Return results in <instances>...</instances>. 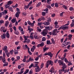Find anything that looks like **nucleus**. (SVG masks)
Here are the masks:
<instances>
[{"mask_svg":"<svg viewBox=\"0 0 74 74\" xmlns=\"http://www.w3.org/2000/svg\"><path fill=\"white\" fill-rule=\"evenodd\" d=\"M51 66H53V62L51 60H48L47 61L45 64V67L48 69L49 65Z\"/></svg>","mask_w":74,"mask_h":74,"instance_id":"f257e3e1","label":"nucleus"},{"mask_svg":"<svg viewBox=\"0 0 74 74\" xmlns=\"http://www.w3.org/2000/svg\"><path fill=\"white\" fill-rule=\"evenodd\" d=\"M48 33V30L47 29H44L42 32H41V34H42L43 36H45L47 35Z\"/></svg>","mask_w":74,"mask_h":74,"instance_id":"f03ea898","label":"nucleus"},{"mask_svg":"<svg viewBox=\"0 0 74 74\" xmlns=\"http://www.w3.org/2000/svg\"><path fill=\"white\" fill-rule=\"evenodd\" d=\"M67 67V66L66 65V64L65 63H64L63 65V66L62 67V69L61 70H60V71H61V72H63L65 71L64 69L66 68Z\"/></svg>","mask_w":74,"mask_h":74,"instance_id":"7ed1b4c3","label":"nucleus"},{"mask_svg":"<svg viewBox=\"0 0 74 74\" xmlns=\"http://www.w3.org/2000/svg\"><path fill=\"white\" fill-rule=\"evenodd\" d=\"M44 55H45V56L48 55V56H50V58H52V56H53V54L51 52H50L47 53H45V54H44Z\"/></svg>","mask_w":74,"mask_h":74,"instance_id":"20e7f679","label":"nucleus"},{"mask_svg":"<svg viewBox=\"0 0 74 74\" xmlns=\"http://www.w3.org/2000/svg\"><path fill=\"white\" fill-rule=\"evenodd\" d=\"M58 63L60 66H63L64 64V62H63V61L60 60L58 61Z\"/></svg>","mask_w":74,"mask_h":74,"instance_id":"39448f33","label":"nucleus"},{"mask_svg":"<svg viewBox=\"0 0 74 74\" xmlns=\"http://www.w3.org/2000/svg\"><path fill=\"white\" fill-rule=\"evenodd\" d=\"M57 30H58V29H55L53 31V32H52L53 35L54 36H56L57 34H56V31Z\"/></svg>","mask_w":74,"mask_h":74,"instance_id":"423d86ee","label":"nucleus"},{"mask_svg":"<svg viewBox=\"0 0 74 74\" xmlns=\"http://www.w3.org/2000/svg\"><path fill=\"white\" fill-rule=\"evenodd\" d=\"M55 71V69H54V67L53 66H52L50 70H49V72H51V74H52L54 71Z\"/></svg>","mask_w":74,"mask_h":74,"instance_id":"0eeeda50","label":"nucleus"},{"mask_svg":"<svg viewBox=\"0 0 74 74\" xmlns=\"http://www.w3.org/2000/svg\"><path fill=\"white\" fill-rule=\"evenodd\" d=\"M35 69L36 70L35 71L36 72H39L40 70V68L38 66H36Z\"/></svg>","mask_w":74,"mask_h":74,"instance_id":"6e6552de","label":"nucleus"},{"mask_svg":"<svg viewBox=\"0 0 74 74\" xmlns=\"http://www.w3.org/2000/svg\"><path fill=\"white\" fill-rule=\"evenodd\" d=\"M69 27L66 26L65 25H63V30H68L69 29Z\"/></svg>","mask_w":74,"mask_h":74,"instance_id":"1a4fd4ad","label":"nucleus"},{"mask_svg":"<svg viewBox=\"0 0 74 74\" xmlns=\"http://www.w3.org/2000/svg\"><path fill=\"white\" fill-rule=\"evenodd\" d=\"M6 37L7 38H10V34H9V32H8V31L6 33Z\"/></svg>","mask_w":74,"mask_h":74,"instance_id":"9d476101","label":"nucleus"},{"mask_svg":"<svg viewBox=\"0 0 74 74\" xmlns=\"http://www.w3.org/2000/svg\"><path fill=\"white\" fill-rule=\"evenodd\" d=\"M24 68H23L22 69H21V71L20 72H18V74H22L24 72Z\"/></svg>","mask_w":74,"mask_h":74,"instance_id":"9b49d317","label":"nucleus"},{"mask_svg":"<svg viewBox=\"0 0 74 74\" xmlns=\"http://www.w3.org/2000/svg\"><path fill=\"white\" fill-rule=\"evenodd\" d=\"M6 34H3L1 36V37L3 39H4V38H6Z\"/></svg>","mask_w":74,"mask_h":74,"instance_id":"f8f14e48","label":"nucleus"},{"mask_svg":"<svg viewBox=\"0 0 74 74\" xmlns=\"http://www.w3.org/2000/svg\"><path fill=\"white\" fill-rule=\"evenodd\" d=\"M8 12H7V11L6 10H4V11L2 12V15H5V14H6Z\"/></svg>","mask_w":74,"mask_h":74,"instance_id":"ddd939ff","label":"nucleus"},{"mask_svg":"<svg viewBox=\"0 0 74 74\" xmlns=\"http://www.w3.org/2000/svg\"><path fill=\"white\" fill-rule=\"evenodd\" d=\"M20 13H21V12H16V17L17 18H18L19 16V14H20Z\"/></svg>","mask_w":74,"mask_h":74,"instance_id":"4468645a","label":"nucleus"},{"mask_svg":"<svg viewBox=\"0 0 74 74\" xmlns=\"http://www.w3.org/2000/svg\"><path fill=\"white\" fill-rule=\"evenodd\" d=\"M43 52H45V51H47V49H49V48L47 47H43Z\"/></svg>","mask_w":74,"mask_h":74,"instance_id":"2eb2a0df","label":"nucleus"},{"mask_svg":"<svg viewBox=\"0 0 74 74\" xmlns=\"http://www.w3.org/2000/svg\"><path fill=\"white\" fill-rule=\"evenodd\" d=\"M68 36L69 40H71V38H72V37L73 36V35H72L69 34V35Z\"/></svg>","mask_w":74,"mask_h":74,"instance_id":"dca6fc26","label":"nucleus"},{"mask_svg":"<svg viewBox=\"0 0 74 74\" xmlns=\"http://www.w3.org/2000/svg\"><path fill=\"white\" fill-rule=\"evenodd\" d=\"M43 24H44L45 25H49V22H48V21L47 22H43Z\"/></svg>","mask_w":74,"mask_h":74,"instance_id":"f3484780","label":"nucleus"},{"mask_svg":"<svg viewBox=\"0 0 74 74\" xmlns=\"http://www.w3.org/2000/svg\"><path fill=\"white\" fill-rule=\"evenodd\" d=\"M29 4H28L27 5H25L24 7V9L26 10V9H27V8H29Z\"/></svg>","mask_w":74,"mask_h":74,"instance_id":"a211bd4d","label":"nucleus"},{"mask_svg":"<svg viewBox=\"0 0 74 74\" xmlns=\"http://www.w3.org/2000/svg\"><path fill=\"white\" fill-rule=\"evenodd\" d=\"M2 62H3V63H5V62H5V57H3H3H2Z\"/></svg>","mask_w":74,"mask_h":74,"instance_id":"6ab92c4d","label":"nucleus"},{"mask_svg":"<svg viewBox=\"0 0 74 74\" xmlns=\"http://www.w3.org/2000/svg\"><path fill=\"white\" fill-rule=\"evenodd\" d=\"M30 38L31 39H34V37H33V34L32 33H31V34L30 35Z\"/></svg>","mask_w":74,"mask_h":74,"instance_id":"aec40b11","label":"nucleus"},{"mask_svg":"<svg viewBox=\"0 0 74 74\" xmlns=\"http://www.w3.org/2000/svg\"><path fill=\"white\" fill-rule=\"evenodd\" d=\"M59 3H55V7L56 8H58L59 7Z\"/></svg>","mask_w":74,"mask_h":74,"instance_id":"412c9836","label":"nucleus"},{"mask_svg":"<svg viewBox=\"0 0 74 74\" xmlns=\"http://www.w3.org/2000/svg\"><path fill=\"white\" fill-rule=\"evenodd\" d=\"M13 3L12 1H10L8 2V5H10V4H12Z\"/></svg>","mask_w":74,"mask_h":74,"instance_id":"4be33fe9","label":"nucleus"},{"mask_svg":"<svg viewBox=\"0 0 74 74\" xmlns=\"http://www.w3.org/2000/svg\"><path fill=\"white\" fill-rule=\"evenodd\" d=\"M9 23V22H8V21H6L5 25V26H7L8 25Z\"/></svg>","mask_w":74,"mask_h":74,"instance_id":"5701e85b","label":"nucleus"},{"mask_svg":"<svg viewBox=\"0 0 74 74\" xmlns=\"http://www.w3.org/2000/svg\"><path fill=\"white\" fill-rule=\"evenodd\" d=\"M7 47L5 46L4 47V48L3 49V50L4 51H5L7 50Z\"/></svg>","mask_w":74,"mask_h":74,"instance_id":"b1692460","label":"nucleus"},{"mask_svg":"<svg viewBox=\"0 0 74 74\" xmlns=\"http://www.w3.org/2000/svg\"><path fill=\"white\" fill-rule=\"evenodd\" d=\"M28 30H29V32H32V31H33V29L32 28H28Z\"/></svg>","mask_w":74,"mask_h":74,"instance_id":"393cba45","label":"nucleus"},{"mask_svg":"<svg viewBox=\"0 0 74 74\" xmlns=\"http://www.w3.org/2000/svg\"><path fill=\"white\" fill-rule=\"evenodd\" d=\"M31 19L32 20H34V15L32 14L31 16Z\"/></svg>","mask_w":74,"mask_h":74,"instance_id":"a878e982","label":"nucleus"},{"mask_svg":"<svg viewBox=\"0 0 74 74\" xmlns=\"http://www.w3.org/2000/svg\"><path fill=\"white\" fill-rule=\"evenodd\" d=\"M63 8H64L65 9H66V10H67V9L68 8L67 6H66L65 5H63L62 6Z\"/></svg>","mask_w":74,"mask_h":74,"instance_id":"bb28decb","label":"nucleus"},{"mask_svg":"<svg viewBox=\"0 0 74 74\" xmlns=\"http://www.w3.org/2000/svg\"><path fill=\"white\" fill-rule=\"evenodd\" d=\"M15 21H16V19H13L11 20V22L12 23H14L15 22Z\"/></svg>","mask_w":74,"mask_h":74,"instance_id":"cd10ccee","label":"nucleus"},{"mask_svg":"<svg viewBox=\"0 0 74 74\" xmlns=\"http://www.w3.org/2000/svg\"><path fill=\"white\" fill-rule=\"evenodd\" d=\"M47 21L48 22H51V18H48L47 19Z\"/></svg>","mask_w":74,"mask_h":74,"instance_id":"c85d7f7f","label":"nucleus"},{"mask_svg":"<svg viewBox=\"0 0 74 74\" xmlns=\"http://www.w3.org/2000/svg\"><path fill=\"white\" fill-rule=\"evenodd\" d=\"M41 2H39L38 3V4L36 5V6L37 7H39V6H40L41 5Z\"/></svg>","mask_w":74,"mask_h":74,"instance_id":"c756f323","label":"nucleus"},{"mask_svg":"<svg viewBox=\"0 0 74 74\" xmlns=\"http://www.w3.org/2000/svg\"><path fill=\"white\" fill-rule=\"evenodd\" d=\"M41 47H43L44 45V42H42L41 44H40Z\"/></svg>","mask_w":74,"mask_h":74,"instance_id":"7c9ffc66","label":"nucleus"},{"mask_svg":"<svg viewBox=\"0 0 74 74\" xmlns=\"http://www.w3.org/2000/svg\"><path fill=\"white\" fill-rule=\"evenodd\" d=\"M69 71H70V69H65V71H64V73H68V72H69Z\"/></svg>","mask_w":74,"mask_h":74,"instance_id":"2f4dec72","label":"nucleus"},{"mask_svg":"<svg viewBox=\"0 0 74 74\" xmlns=\"http://www.w3.org/2000/svg\"><path fill=\"white\" fill-rule=\"evenodd\" d=\"M51 40L53 44H54L55 42V40H54V39L53 38H52L51 39Z\"/></svg>","mask_w":74,"mask_h":74,"instance_id":"473e14b6","label":"nucleus"},{"mask_svg":"<svg viewBox=\"0 0 74 74\" xmlns=\"http://www.w3.org/2000/svg\"><path fill=\"white\" fill-rule=\"evenodd\" d=\"M28 38H29V36H25L24 37V40H28V39H27Z\"/></svg>","mask_w":74,"mask_h":74,"instance_id":"72a5a7b5","label":"nucleus"},{"mask_svg":"<svg viewBox=\"0 0 74 74\" xmlns=\"http://www.w3.org/2000/svg\"><path fill=\"white\" fill-rule=\"evenodd\" d=\"M8 63H7L6 64H4L3 66V67H5V66H8Z\"/></svg>","mask_w":74,"mask_h":74,"instance_id":"f704fd0d","label":"nucleus"},{"mask_svg":"<svg viewBox=\"0 0 74 74\" xmlns=\"http://www.w3.org/2000/svg\"><path fill=\"white\" fill-rule=\"evenodd\" d=\"M9 10L10 11L12 12L13 11V10H12V8L11 7H10V8H9Z\"/></svg>","mask_w":74,"mask_h":74,"instance_id":"c9c22d12","label":"nucleus"},{"mask_svg":"<svg viewBox=\"0 0 74 74\" xmlns=\"http://www.w3.org/2000/svg\"><path fill=\"white\" fill-rule=\"evenodd\" d=\"M37 30L38 32H41V29H40L39 27H37Z\"/></svg>","mask_w":74,"mask_h":74,"instance_id":"e433bc0d","label":"nucleus"},{"mask_svg":"<svg viewBox=\"0 0 74 74\" xmlns=\"http://www.w3.org/2000/svg\"><path fill=\"white\" fill-rule=\"evenodd\" d=\"M3 18H5V19H8V15L4 16Z\"/></svg>","mask_w":74,"mask_h":74,"instance_id":"4c0bfd02","label":"nucleus"},{"mask_svg":"<svg viewBox=\"0 0 74 74\" xmlns=\"http://www.w3.org/2000/svg\"><path fill=\"white\" fill-rule=\"evenodd\" d=\"M64 60L65 62H66V63H69V61L67 60V58H64Z\"/></svg>","mask_w":74,"mask_h":74,"instance_id":"58836bf2","label":"nucleus"},{"mask_svg":"<svg viewBox=\"0 0 74 74\" xmlns=\"http://www.w3.org/2000/svg\"><path fill=\"white\" fill-rule=\"evenodd\" d=\"M50 40H47V45H49V44H50Z\"/></svg>","mask_w":74,"mask_h":74,"instance_id":"ea45409f","label":"nucleus"},{"mask_svg":"<svg viewBox=\"0 0 74 74\" xmlns=\"http://www.w3.org/2000/svg\"><path fill=\"white\" fill-rule=\"evenodd\" d=\"M70 43V42H66V45H64V44H63V45H64V46H66V45H67L68 44H69Z\"/></svg>","mask_w":74,"mask_h":74,"instance_id":"a19ab883","label":"nucleus"},{"mask_svg":"<svg viewBox=\"0 0 74 74\" xmlns=\"http://www.w3.org/2000/svg\"><path fill=\"white\" fill-rule=\"evenodd\" d=\"M42 41H45V40H46V38L45 37H43L42 39Z\"/></svg>","mask_w":74,"mask_h":74,"instance_id":"79ce46f5","label":"nucleus"},{"mask_svg":"<svg viewBox=\"0 0 74 74\" xmlns=\"http://www.w3.org/2000/svg\"><path fill=\"white\" fill-rule=\"evenodd\" d=\"M15 34H16L17 35H18L19 34V32L18 31H16L14 32Z\"/></svg>","mask_w":74,"mask_h":74,"instance_id":"37998d69","label":"nucleus"},{"mask_svg":"<svg viewBox=\"0 0 74 74\" xmlns=\"http://www.w3.org/2000/svg\"><path fill=\"white\" fill-rule=\"evenodd\" d=\"M38 25H39L40 26H41V25H42L43 23L42 22H38Z\"/></svg>","mask_w":74,"mask_h":74,"instance_id":"c03bdc74","label":"nucleus"},{"mask_svg":"<svg viewBox=\"0 0 74 74\" xmlns=\"http://www.w3.org/2000/svg\"><path fill=\"white\" fill-rule=\"evenodd\" d=\"M29 72V69H27L26 70V71H25V73H26L27 74V73H28V72Z\"/></svg>","mask_w":74,"mask_h":74,"instance_id":"a18cd8bd","label":"nucleus"},{"mask_svg":"<svg viewBox=\"0 0 74 74\" xmlns=\"http://www.w3.org/2000/svg\"><path fill=\"white\" fill-rule=\"evenodd\" d=\"M44 66V63H42L40 65V68L42 69Z\"/></svg>","mask_w":74,"mask_h":74,"instance_id":"49530a36","label":"nucleus"},{"mask_svg":"<svg viewBox=\"0 0 74 74\" xmlns=\"http://www.w3.org/2000/svg\"><path fill=\"white\" fill-rule=\"evenodd\" d=\"M33 63L31 65L29 66V69H31V68L33 67Z\"/></svg>","mask_w":74,"mask_h":74,"instance_id":"de8ad7c7","label":"nucleus"},{"mask_svg":"<svg viewBox=\"0 0 74 74\" xmlns=\"http://www.w3.org/2000/svg\"><path fill=\"white\" fill-rule=\"evenodd\" d=\"M63 25L61 27H60L58 29V30H60V29H62V30H63Z\"/></svg>","mask_w":74,"mask_h":74,"instance_id":"09e8293b","label":"nucleus"},{"mask_svg":"<svg viewBox=\"0 0 74 74\" xmlns=\"http://www.w3.org/2000/svg\"><path fill=\"white\" fill-rule=\"evenodd\" d=\"M26 40V42L27 43V44H29V42H30V40L29 39H27V40Z\"/></svg>","mask_w":74,"mask_h":74,"instance_id":"8fccbe9b","label":"nucleus"},{"mask_svg":"<svg viewBox=\"0 0 74 74\" xmlns=\"http://www.w3.org/2000/svg\"><path fill=\"white\" fill-rule=\"evenodd\" d=\"M29 61H33V59L32 58L30 57L29 58Z\"/></svg>","mask_w":74,"mask_h":74,"instance_id":"3c124183","label":"nucleus"},{"mask_svg":"<svg viewBox=\"0 0 74 74\" xmlns=\"http://www.w3.org/2000/svg\"><path fill=\"white\" fill-rule=\"evenodd\" d=\"M38 59H39V58H38V57H36L35 59V60L36 61H37L38 60Z\"/></svg>","mask_w":74,"mask_h":74,"instance_id":"603ef678","label":"nucleus"},{"mask_svg":"<svg viewBox=\"0 0 74 74\" xmlns=\"http://www.w3.org/2000/svg\"><path fill=\"white\" fill-rule=\"evenodd\" d=\"M3 22H4V21H0V26L1 25V24H2V23H3Z\"/></svg>","mask_w":74,"mask_h":74,"instance_id":"864d4df0","label":"nucleus"},{"mask_svg":"<svg viewBox=\"0 0 74 74\" xmlns=\"http://www.w3.org/2000/svg\"><path fill=\"white\" fill-rule=\"evenodd\" d=\"M10 52L8 53H6L7 56L8 57L10 56Z\"/></svg>","mask_w":74,"mask_h":74,"instance_id":"5fc2aeb1","label":"nucleus"},{"mask_svg":"<svg viewBox=\"0 0 74 74\" xmlns=\"http://www.w3.org/2000/svg\"><path fill=\"white\" fill-rule=\"evenodd\" d=\"M14 53L15 55H16V54H18V51H14Z\"/></svg>","mask_w":74,"mask_h":74,"instance_id":"6e6d98bb","label":"nucleus"},{"mask_svg":"<svg viewBox=\"0 0 74 74\" xmlns=\"http://www.w3.org/2000/svg\"><path fill=\"white\" fill-rule=\"evenodd\" d=\"M4 29V28L3 27H1V31H3Z\"/></svg>","mask_w":74,"mask_h":74,"instance_id":"4d7b16f0","label":"nucleus"},{"mask_svg":"<svg viewBox=\"0 0 74 74\" xmlns=\"http://www.w3.org/2000/svg\"><path fill=\"white\" fill-rule=\"evenodd\" d=\"M68 63H69L68 64V66H70L71 65H72V63L71 62H69Z\"/></svg>","mask_w":74,"mask_h":74,"instance_id":"13d9d810","label":"nucleus"},{"mask_svg":"<svg viewBox=\"0 0 74 74\" xmlns=\"http://www.w3.org/2000/svg\"><path fill=\"white\" fill-rule=\"evenodd\" d=\"M41 19L42 20H45V18L43 16H42L41 17Z\"/></svg>","mask_w":74,"mask_h":74,"instance_id":"bf43d9fd","label":"nucleus"},{"mask_svg":"<svg viewBox=\"0 0 74 74\" xmlns=\"http://www.w3.org/2000/svg\"><path fill=\"white\" fill-rule=\"evenodd\" d=\"M32 73H33V71H32V70H31L30 71L29 74H32Z\"/></svg>","mask_w":74,"mask_h":74,"instance_id":"052dcab7","label":"nucleus"},{"mask_svg":"<svg viewBox=\"0 0 74 74\" xmlns=\"http://www.w3.org/2000/svg\"><path fill=\"white\" fill-rule=\"evenodd\" d=\"M10 31L11 33H12V31H13V30H12V28H10Z\"/></svg>","mask_w":74,"mask_h":74,"instance_id":"680f3d73","label":"nucleus"},{"mask_svg":"<svg viewBox=\"0 0 74 74\" xmlns=\"http://www.w3.org/2000/svg\"><path fill=\"white\" fill-rule=\"evenodd\" d=\"M10 52L11 55H12V54H13V50H12L10 51Z\"/></svg>","mask_w":74,"mask_h":74,"instance_id":"e2e57ef3","label":"nucleus"},{"mask_svg":"<svg viewBox=\"0 0 74 74\" xmlns=\"http://www.w3.org/2000/svg\"><path fill=\"white\" fill-rule=\"evenodd\" d=\"M73 7H71L69 8V10L70 11H73Z\"/></svg>","mask_w":74,"mask_h":74,"instance_id":"0e129e2a","label":"nucleus"},{"mask_svg":"<svg viewBox=\"0 0 74 74\" xmlns=\"http://www.w3.org/2000/svg\"><path fill=\"white\" fill-rule=\"evenodd\" d=\"M42 15L43 16H44L45 15V12H42Z\"/></svg>","mask_w":74,"mask_h":74,"instance_id":"69168bd1","label":"nucleus"},{"mask_svg":"<svg viewBox=\"0 0 74 74\" xmlns=\"http://www.w3.org/2000/svg\"><path fill=\"white\" fill-rule=\"evenodd\" d=\"M17 60H19L20 59V56H18L16 57Z\"/></svg>","mask_w":74,"mask_h":74,"instance_id":"338daca9","label":"nucleus"},{"mask_svg":"<svg viewBox=\"0 0 74 74\" xmlns=\"http://www.w3.org/2000/svg\"><path fill=\"white\" fill-rule=\"evenodd\" d=\"M2 32H3V33H5V32H7V29H3V31Z\"/></svg>","mask_w":74,"mask_h":74,"instance_id":"774afa93","label":"nucleus"}]
</instances>
